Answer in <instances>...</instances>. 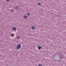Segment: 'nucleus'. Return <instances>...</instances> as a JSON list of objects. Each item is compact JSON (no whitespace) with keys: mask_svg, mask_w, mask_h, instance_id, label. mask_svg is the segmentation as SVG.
Segmentation results:
<instances>
[{"mask_svg":"<svg viewBox=\"0 0 66 66\" xmlns=\"http://www.w3.org/2000/svg\"><path fill=\"white\" fill-rule=\"evenodd\" d=\"M21 48V45L20 44H18L17 45V47L16 48V50H19L20 48Z\"/></svg>","mask_w":66,"mask_h":66,"instance_id":"obj_1","label":"nucleus"},{"mask_svg":"<svg viewBox=\"0 0 66 66\" xmlns=\"http://www.w3.org/2000/svg\"><path fill=\"white\" fill-rule=\"evenodd\" d=\"M12 30L13 31H16V27H12Z\"/></svg>","mask_w":66,"mask_h":66,"instance_id":"obj_2","label":"nucleus"},{"mask_svg":"<svg viewBox=\"0 0 66 66\" xmlns=\"http://www.w3.org/2000/svg\"><path fill=\"white\" fill-rule=\"evenodd\" d=\"M28 16L27 15H26L24 16V18L25 19H26L27 18H28Z\"/></svg>","mask_w":66,"mask_h":66,"instance_id":"obj_3","label":"nucleus"},{"mask_svg":"<svg viewBox=\"0 0 66 66\" xmlns=\"http://www.w3.org/2000/svg\"><path fill=\"white\" fill-rule=\"evenodd\" d=\"M35 29V27L32 26L31 27V29L32 30H34Z\"/></svg>","mask_w":66,"mask_h":66,"instance_id":"obj_4","label":"nucleus"},{"mask_svg":"<svg viewBox=\"0 0 66 66\" xmlns=\"http://www.w3.org/2000/svg\"><path fill=\"white\" fill-rule=\"evenodd\" d=\"M38 66H43V65L42 64L40 63L39 64Z\"/></svg>","mask_w":66,"mask_h":66,"instance_id":"obj_5","label":"nucleus"},{"mask_svg":"<svg viewBox=\"0 0 66 66\" xmlns=\"http://www.w3.org/2000/svg\"><path fill=\"white\" fill-rule=\"evenodd\" d=\"M41 48V46H39L38 47V49H39H39H40V48Z\"/></svg>","mask_w":66,"mask_h":66,"instance_id":"obj_6","label":"nucleus"},{"mask_svg":"<svg viewBox=\"0 0 66 66\" xmlns=\"http://www.w3.org/2000/svg\"><path fill=\"white\" fill-rule=\"evenodd\" d=\"M40 4H41V3H38V5L39 6V5H40Z\"/></svg>","mask_w":66,"mask_h":66,"instance_id":"obj_7","label":"nucleus"},{"mask_svg":"<svg viewBox=\"0 0 66 66\" xmlns=\"http://www.w3.org/2000/svg\"><path fill=\"white\" fill-rule=\"evenodd\" d=\"M18 9V7L17 6H16L15 7V9H16V10H17Z\"/></svg>","mask_w":66,"mask_h":66,"instance_id":"obj_8","label":"nucleus"},{"mask_svg":"<svg viewBox=\"0 0 66 66\" xmlns=\"http://www.w3.org/2000/svg\"><path fill=\"white\" fill-rule=\"evenodd\" d=\"M10 0H6V2H9L10 1Z\"/></svg>","mask_w":66,"mask_h":66,"instance_id":"obj_9","label":"nucleus"},{"mask_svg":"<svg viewBox=\"0 0 66 66\" xmlns=\"http://www.w3.org/2000/svg\"><path fill=\"white\" fill-rule=\"evenodd\" d=\"M11 12H13V10H11Z\"/></svg>","mask_w":66,"mask_h":66,"instance_id":"obj_10","label":"nucleus"},{"mask_svg":"<svg viewBox=\"0 0 66 66\" xmlns=\"http://www.w3.org/2000/svg\"><path fill=\"white\" fill-rule=\"evenodd\" d=\"M27 15H28V16L29 15H30V14L29 13H27Z\"/></svg>","mask_w":66,"mask_h":66,"instance_id":"obj_11","label":"nucleus"},{"mask_svg":"<svg viewBox=\"0 0 66 66\" xmlns=\"http://www.w3.org/2000/svg\"><path fill=\"white\" fill-rule=\"evenodd\" d=\"M13 34H11V36L12 37L13 36Z\"/></svg>","mask_w":66,"mask_h":66,"instance_id":"obj_12","label":"nucleus"},{"mask_svg":"<svg viewBox=\"0 0 66 66\" xmlns=\"http://www.w3.org/2000/svg\"><path fill=\"white\" fill-rule=\"evenodd\" d=\"M19 38V37H17V38H18H18Z\"/></svg>","mask_w":66,"mask_h":66,"instance_id":"obj_13","label":"nucleus"}]
</instances>
